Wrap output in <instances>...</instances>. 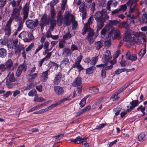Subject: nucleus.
<instances>
[{"label": "nucleus", "instance_id": "41", "mask_svg": "<svg viewBox=\"0 0 147 147\" xmlns=\"http://www.w3.org/2000/svg\"><path fill=\"white\" fill-rule=\"evenodd\" d=\"M65 42L63 39L61 40L59 42V46L60 48H63L65 46Z\"/></svg>", "mask_w": 147, "mask_h": 147}, {"label": "nucleus", "instance_id": "63", "mask_svg": "<svg viewBox=\"0 0 147 147\" xmlns=\"http://www.w3.org/2000/svg\"><path fill=\"white\" fill-rule=\"evenodd\" d=\"M43 47V45L41 44L38 45V47L36 49L34 53L35 54L37 53L40 50H41Z\"/></svg>", "mask_w": 147, "mask_h": 147}, {"label": "nucleus", "instance_id": "14", "mask_svg": "<svg viewBox=\"0 0 147 147\" xmlns=\"http://www.w3.org/2000/svg\"><path fill=\"white\" fill-rule=\"evenodd\" d=\"M128 6L130 7V12H132L135 9V7L136 4V1H134L133 0H129L127 3Z\"/></svg>", "mask_w": 147, "mask_h": 147}, {"label": "nucleus", "instance_id": "8", "mask_svg": "<svg viewBox=\"0 0 147 147\" xmlns=\"http://www.w3.org/2000/svg\"><path fill=\"white\" fill-rule=\"evenodd\" d=\"M49 21L47 18V16L46 13H44L42 16L40 21V25L42 28L48 23Z\"/></svg>", "mask_w": 147, "mask_h": 147}, {"label": "nucleus", "instance_id": "26", "mask_svg": "<svg viewBox=\"0 0 147 147\" xmlns=\"http://www.w3.org/2000/svg\"><path fill=\"white\" fill-rule=\"evenodd\" d=\"M94 16L91 15L89 18L88 22L85 24L84 25L90 28V25L92 24L94 21Z\"/></svg>", "mask_w": 147, "mask_h": 147}, {"label": "nucleus", "instance_id": "62", "mask_svg": "<svg viewBox=\"0 0 147 147\" xmlns=\"http://www.w3.org/2000/svg\"><path fill=\"white\" fill-rule=\"evenodd\" d=\"M56 24V20H53L51 22V25L50 26V28L53 30Z\"/></svg>", "mask_w": 147, "mask_h": 147}, {"label": "nucleus", "instance_id": "10", "mask_svg": "<svg viewBox=\"0 0 147 147\" xmlns=\"http://www.w3.org/2000/svg\"><path fill=\"white\" fill-rule=\"evenodd\" d=\"M126 58L127 60H130L132 61H136L137 59L136 55L135 54H131L129 51H128L125 54Z\"/></svg>", "mask_w": 147, "mask_h": 147}, {"label": "nucleus", "instance_id": "6", "mask_svg": "<svg viewBox=\"0 0 147 147\" xmlns=\"http://www.w3.org/2000/svg\"><path fill=\"white\" fill-rule=\"evenodd\" d=\"M113 33H114V36L112 37V38L113 40H115L118 37H119L120 34V31L118 29L115 28H113L109 32V36H111Z\"/></svg>", "mask_w": 147, "mask_h": 147}, {"label": "nucleus", "instance_id": "39", "mask_svg": "<svg viewBox=\"0 0 147 147\" xmlns=\"http://www.w3.org/2000/svg\"><path fill=\"white\" fill-rule=\"evenodd\" d=\"M71 100V98H70V96L67 97L65 98H63L62 99L58 101L57 102V104L60 105L61 104L67 101H69Z\"/></svg>", "mask_w": 147, "mask_h": 147}, {"label": "nucleus", "instance_id": "29", "mask_svg": "<svg viewBox=\"0 0 147 147\" xmlns=\"http://www.w3.org/2000/svg\"><path fill=\"white\" fill-rule=\"evenodd\" d=\"M37 93L35 89H32L30 90L28 94V95L29 96L32 97L34 96L36 97V96H37Z\"/></svg>", "mask_w": 147, "mask_h": 147}, {"label": "nucleus", "instance_id": "38", "mask_svg": "<svg viewBox=\"0 0 147 147\" xmlns=\"http://www.w3.org/2000/svg\"><path fill=\"white\" fill-rule=\"evenodd\" d=\"M120 93V92L119 91V90H117V92H115L114 94H113L110 97V98L112 99L115 98V100H116L118 99L119 97L117 96V95Z\"/></svg>", "mask_w": 147, "mask_h": 147}, {"label": "nucleus", "instance_id": "54", "mask_svg": "<svg viewBox=\"0 0 147 147\" xmlns=\"http://www.w3.org/2000/svg\"><path fill=\"white\" fill-rule=\"evenodd\" d=\"M50 13L51 17L53 18L56 15L55 11L53 7L51 8L50 10Z\"/></svg>", "mask_w": 147, "mask_h": 147}, {"label": "nucleus", "instance_id": "56", "mask_svg": "<svg viewBox=\"0 0 147 147\" xmlns=\"http://www.w3.org/2000/svg\"><path fill=\"white\" fill-rule=\"evenodd\" d=\"M89 28L88 31V36H93L94 34V33L93 30L90 28Z\"/></svg>", "mask_w": 147, "mask_h": 147}, {"label": "nucleus", "instance_id": "24", "mask_svg": "<svg viewBox=\"0 0 147 147\" xmlns=\"http://www.w3.org/2000/svg\"><path fill=\"white\" fill-rule=\"evenodd\" d=\"M49 73V70H47L44 72H43L41 76L42 80L43 82H46L47 81L48 78V76Z\"/></svg>", "mask_w": 147, "mask_h": 147}, {"label": "nucleus", "instance_id": "53", "mask_svg": "<svg viewBox=\"0 0 147 147\" xmlns=\"http://www.w3.org/2000/svg\"><path fill=\"white\" fill-rule=\"evenodd\" d=\"M78 25V22L76 20L73 21L72 23V30H76L77 28Z\"/></svg>", "mask_w": 147, "mask_h": 147}, {"label": "nucleus", "instance_id": "51", "mask_svg": "<svg viewBox=\"0 0 147 147\" xmlns=\"http://www.w3.org/2000/svg\"><path fill=\"white\" fill-rule=\"evenodd\" d=\"M106 63H105V69H110L112 68L113 66L110 64L108 61H106Z\"/></svg>", "mask_w": 147, "mask_h": 147}, {"label": "nucleus", "instance_id": "5", "mask_svg": "<svg viewBox=\"0 0 147 147\" xmlns=\"http://www.w3.org/2000/svg\"><path fill=\"white\" fill-rule=\"evenodd\" d=\"M15 81V78L13 73L12 72L11 74L9 73L7 77V80L6 83V84L8 86V87L9 88H11L12 86L11 82H14Z\"/></svg>", "mask_w": 147, "mask_h": 147}, {"label": "nucleus", "instance_id": "22", "mask_svg": "<svg viewBox=\"0 0 147 147\" xmlns=\"http://www.w3.org/2000/svg\"><path fill=\"white\" fill-rule=\"evenodd\" d=\"M17 46V42L16 41H13L11 44H7V47L10 49H15Z\"/></svg>", "mask_w": 147, "mask_h": 147}, {"label": "nucleus", "instance_id": "34", "mask_svg": "<svg viewBox=\"0 0 147 147\" xmlns=\"http://www.w3.org/2000/svg\"><path fill=\"white\" fill-rule=\"evenodd\" d=\"M144 47L142 49L141 51L138 54V55L142 57H143L144 55L146 52V45H145Z\"/></svg>", "mask_w": 147, "mask_h": 147}, {"label": "nucleus", "instance_id": "12", "mask_svg": "<svg viewBox=\"0 0 147 147\" xmlns=\"http://www.w3.org/2000/svg\"><path fill=\"white\" fill-rule=\"evenodd\" d=\"M70 61L69 59L67 57H65L60 62V66L62 67H67L69 66Z\"/></svg>", "mask_w": 147, "mask_h": 147}, {"label": "nucleus", "instance_id": "49", "mask_svg": "<svg viewBox=\"0 0 147 147\" xmlns=\"http://www.w3.org/2000/svg\"><path fill=\"white\" fill-rule=\"evenodd\" d=\"M113 3V1L110 0L108 1L107 4L106 9L107 10L111 11V5Z\"/></svg>", "mask_w": 147, "mask_h": 147}, {"label": "nucleus", "instance_id": "31", "mask_svg": "<svg viewBox=\"0 0 147 147\" xmlns=\"http://www.w3.org/2000/svg\"><path fill=\"white\" fill-rule=\"evenodd\" d=\"M121 109V107L120 106H118L117 108L113 109V111L115 112V116H117L119 115Z\"/></svg>", "mask_w": 147, "mask_h": 147}, {"label": "nucleus", "instance_id": "55", "mask_svg": "<svg viewBox=\"0 0 147 147\" xmlns=\"http://www.w3.org/2000/svg\"><path fill=\"white\" fill-rule=\"evenodd\" d=\"M0 43L3 45H5L8 43V40L6 38H1L0 40Z\"/></svg>", "mask_w": 147, "mask_h": 147}, {"label": "nucleus", "instance_id": "46", "mask_svg": "<svg viewBox=\"0 0 147 147\" xmlns=\"http://www.w3.org/2000/svg\"><path fill=\"white\" fill-rule=\"evenodd\" d=\"M130 104L131 105V108H134L138 105V100H133L130 102Z\"/></svg>", "mask_w": 147, "mask_h": 147}, {"label": "nucleus", "instance_id": "44", "mask_svg": "<svg viewBox=\"0 0 147 147\" xmlns=\"http://www.w3.org/2000/svg\"><path fill=\"white\" fill-rule=\"evenodd\" d=\"M63 17L61 15H59L57 16V21L60 23L59 26H60L62 24L63 21Z\"/></svg>", "mask_w": 147, "mask_h": 147}, {"label": "nucleus", "instance_id": "59", "mask_svg": "<svg viewBox=\"0 0 147 147\" xmlns=\"http://www.w3.org/2000/svg\"><path fill=\"white\" fill-rule=\"evenodd\" d=\"M106 71L105 69L103 68L101 70V74L102 77L103 78H105L106 77Z\"/></svg>", "mask_w": 147, "mask_h": 147}, {"label": "nucleus", "instance_id": "30", "mask_svg": "<svg viewBox=\"0 0 147 147\" xmlns=\"http://www.w3.org/2000/svg\"><path fill=\"white\" fill-rule=\"evenodd\" d=\"M134 39H137L139 38H142V36L143 35V33L142 32H139L135 33L133 34Z\"/></svg>", "mask_w": 147, "mask_h": 147}, {"label": "nucleus", "instance_id": "13", "mask_svg": "<svg viewBox=\"0 0 147 147\" xmlns=\"http://www.w3.org/2000/svg\"><path fill=\"white\" fill-rule=\"evenodd\" d=\"M54 90L56 94L58 95H61L64 93V90L62 87L56 86L54 87Z\"/></svg>", "mask_w": 147, "mask_h": 147}, {"label": "nucleus", "instance_id": "43", "mask_svg": "<svg viewBox=\"0 0 147 147\" xmlns=\"http://www.w3.org/2000/svg\"><path fill=\"white\" fill-rule=\"evenodd\" d=\"M142 39V38H139L137 39L136 38H133V41L132 43L133 44H137L138 45L142 43V41H141Z\"/></svg>", "mask_w": 147, "mask_h": 147}, {"label": "nucleus", "instance_id": "11", "mask_svg": "<svg viewBox=\"0 0 147 147\" xmlns=\"http://www.w3.org/2000/svg\"><path fill=\"white\" fill-rule=\"evenodd\" d=\"M133 34L129 33L127 31H125V35L123 38L124 41H128L130 40L131 41V43H133Z\"/></svg>", "mask_w": 147, "mask_h": 147}, {"label": "nucleus", "instance_id": "18", "mask_svg": "<svg viewBox=\"0 0 147 147\" xmlns=\"http://www.w3.org/2000/svg\"><path fill=\"white\" fill-rule=\"evenodd\" d=\"M62 77L61 74L59 73L56 75L55 79L53 80V83L54 85H57L60 82Z\"/></svg>", "mask_w": 147, "mask_h": 147}, {"label": "nucleus", "instance_id": "25", "mask_svg": "<svg viewBox=\"0 0 147 147\" xmlns=\"http://www.w3.org/2000/svg\"><path fill=\"white\" fill-rule=\"evenodd\" d=\"M7 55V51L6 49L4 48L0 49V57L3 58L5 57Z\"/></svg>", "mask_w": 147, "mask_h": 147}, {"label": "nucleus", "instance_id": "17", "mask_svg": "<svg viewBox=\"0 0 147 147\" xmlns=\"http://www.w3.org/2000/svg\"><path fill=\"white\" fill-rule=\"evenodd\" d=\"M88 137L82 138L81 136H79L77 137L75 139H71V141L74 143H78V142H83L85 141L88 138Z\"/></svg>", "mask_w": 147, "mask_h": 147}, {"label": "nucleus", "instance_id": "60", "mask_svg": "<svg viewBox=\"0 0 147 147\" xmlns=\"http://www.w3.org/2000/svg\"><path fill=\"white\" fill-rule=\"evenodd\" d=\"M34 44L31 43L29 46L26 49V52H28L31 50L32 48L34 47Z\"/></svg>", "mask_w": 147, "mask_h": 147}, {"label": "nucleus", "instance_id": "64", "mask_svg": "<svg viewBox=\"0 0 147 147\" xmlns=\"http://www.w3.org/2000/svg\"><path fill=\"white\" fill-rule=\"evenodd\" d=\"M119 63L122 67H125L127 65L126 62L124 59H122Z\"/></svg>", "mask_w": 147, "mask_h": 147}, {"label": "nucleus", "instance_id": "23", "mask_svg": "<svg viewBox=\"0 0 147 147\" xmlns=\"http://www.w3.org/2000/svg\"><path fill=\"white\" fill-rule=\"evenodd\" d=\"M119 22L117 20H110L109 24L107 26H110V29L112 28L113 26H115Z\"/></svg>", "mask_w": 147, "mask_h": 147}, {"label": "nucleus", "instance_id": "15", "mask_svg": "<svg viewBox=\"0 0 147 147\" xmlns=\"http://www.w3.org/2000/svg\"><path fill=\"white\" fill-rule=\"evenodd\" d=\"M72 54L71 51L68 47H65L62 50V55L65 57L71 56Z\"/></svg>", "mask_w": 147, "mask_h": 147}, {"label": "nucleus", "instance_id": "48", "mask_svg": "<svg viewBox=\"0 0 147 147\" xmlns=\"http://www.w3.org/2000/svg\"><path fill=\"white\" fill-rule=\"evenodd\" d=\"M126 69H117L115 72V73L117 74H119L120 73L126 71Z\"/></svg>", "mask_w": 147, "mask_h": 147}, {"label": "nucleus", "instance_id": "20", "mask_svg": "<svg viewBox=\"0 0 147 147\" xmlns=\"http://www.w3.org/2000/svg\"><path fill=\"white\" fill-rule=\"evenodd\" d=\"M79 11L82 13V18L83 19H85L86 16V9L84 8V6L80 5L79 8Z\"/></svg>", "mask_w": 147, "mask_h": 147}, {"label": "nucleus", "instance_id": "47", "mask_svg": "<svg viewBox=\"0 0 147 147\" xmlns=\"http://www.w3.org/2000/svg\"><path fill=\"white\" fill-rule=\"evenodd\" d=\"M83 56L81 55L78 56L76 60L75 63L74 64H79L80 63L82 59Z\"/></svg>", "mask_w": 147, "mask_h": 147}, {"label": "nucleus", "instance_id": "4", "mask_svg": "<svg viewBox=\"0 0 147 147\" xmlns=\"http://www.w3.org/2000/svg\"><path fill=\"white\" fill-rule=\"evenodd\" d=\"M38 24V21L36 20L35 21L30 19H28L26 22L27 27L30 29L34 28L36 27Z\"/></svg>", "mask_w": 147, "mask_h": 147}, {"label": "nucleus", "instance_id": "1", "mask_svg": "<svg viewBox=\"0 0 147 147\" xmlns=\"http://www.w3.org/2000/svg\"><path fill=\"white\" fill-rule=\"evenodd\" d=\"M22 8V5H20L18 7H17L13 9L11 16L7 21L4 29L6 35L9 36L11 34V25L14 19L16 21L19 20L20 21L22 20V18L20 17Z\"/></svg>", "mask_w": 147, "mask_h": 147}, {"label": "nucleus", "instance_id": "35", "mask_svg": "<svg viewBox=\"0 0 147 147\" xmlns=\"http://www.w3.org/2000/svg\"><path fill=\"white\" fill-rule=\"evenodd\" d=\"M98 59V57L97 56L93 57L90 60V64L92 65H95Z\"/></svg>", "mask_w": 147, "mask_h": 147}, {"label": "nucleus", "instance_id": "42", "mask_svg": "<svg viewBox=\"0 0 147 147\" xmlns=\"http://www.w3.org/2000/svg\"><path fill=\"white\" fill-rule=\"evenodd\" d=\"M37 75V73H35L32 75L29 74L28 75L29 76L28 80L30 82H32L34 80V78L36 77Z\"/></svg>", "mask_w": 147, "mask_h": 147}, {"label": "nucleus", "instance_id": "7", "mask_svg": "<svg viewBox=\"0 0 147 147\" xmlns=\"http://www.w3.org/2000/svg\"><path fill=\"white\" fill-rule=\"evenodd\" d=\"M27 68L26 64L23 63L20 65L18 68L16 72V75L17 77H19L23 71H25Z\"/></svg>", "mask_w": 147, "mask_h": 147}, {"label": "nucleus", "instance_id": "3", "mask_svg": "<svg viewBox=\"0 0 147 147\" xmlns=\"http://www.w3.org/2000/svg\"><path fill=\"white\" fill-rule=\"evenodd\" d=\"M64 25L66 26H70L73 20L75 19V17L74 15L68 12H66L64 15Z\"/></svg>", "mask_w": 147, "mask_h": 147}, {"label": "nucleus", "instance_id": "45", "mask_svg": "<svg viewBox=\"0 0 147 147\" xmlns=\"http://www.w3.org/2000/svg\"><path fill=\"white\" fill-rule=\"evenodd\" d=\"M71 36L70 32H68L63 35V39L65 40H68L71 37Z\"/></svg>", "mask_w": 147, "mask_h": 147}, {"label": "nucleus", "instance_id": "27", "mask_svg": "<svg viewBox=\"0 0 147 147\" xmlns=\"http://www.w3.org/2000/svg\"><path fill=\"white\" fill-rule=\"evenodd\" d=\"M110 26L106 25L103 28L102 30L101 35V36H104L107 32L110 30Z\"/></svg>", "mask_w": 147, "mask_h": 147}, {"label": "nucleus", "instance_id": "52", "mask_svg": "<svg viewBox=\"0 0 147 147\" xmlns=\"http://www.w3.org/2000/svg\"><path fill=\"white\" fill-rule=\"evenodd\" d=\"M27 35V33L25 32H21L19 35V37L21 39L23 40L24 38H25Z\"/></svg>", "mask_w": 147, "mask_h": 147}, {"label": "nucleus", "instance_id": "57", "mask_svg": "<svg viewBox=\"0 0 147 147\" xmlns=\"http://www.w3.org/2000/svg\"><path fill=\"white\" fill-rule=\"evenodd\" d=\"M78 47L77 46L74 44H72L71 45V50L72 53V52L75 50H77Z\"/></svg>", "mask_w": 147, "mask_h": 147}, {"label": "nucleus", "instance_id": "58", "mask_svg": "<svg viewBox=\"0 0 147 147\" xmlns=\"http://www.w3.org/2000/svg\"><path fill=\"white\" fill-rule=\"evenodd\" d=\"M15 49V53L16 55L19 54L21 52L22 50L21 47H16Z\"/></svg>", "mask_w": 147, "mask_h": 147}, {"label": "nucleus", "instance_id": "16", "mask_svg": "<svg viewBox=\"0 0 147 147\" xmlns=\"http://www.w3.org/2000/svg\"><path fill=\"white\" fill-rule=\"evenodd\" d=\"M23 20H24L28 17L29 11V7L26 3L23 8Z\"/></svg>", "mask_w": 147, "mask_h": 147}, {"label": "nucleus", "instance_id": "2", "mask_svg": "<svg viewBox=\"0 0 147 147\" xmlns=\"http://www.w3.org/2000/svg\"><path fill=\"white\" fill-rule=\"evenodd\" d=\"M103 13L105 15V10L97 11L94 17L96 20L97 22V32H98L104 26L105 19L103 17Z\"/></svg>", "mask_w": 147, "mask_h": 147}, {"label": "nucleus", "instance_id": "28", "mask_svg": "<svg viewBox=\"0 0 147 147\" xmlns=\"http://www.w3.org/2000/svg\"><path fill=\"white\" fill-rule=\"evenodd\" d=\"M103 45V42L102 41H99L96 42L95 44V47L97 50H99Z\"/></svg>", "mask_w": 147, "mask_h": 147}, {"label": "nucleus", "instance_id": "36", "mask_svg": "<svg viewBox=\"0 0 147 147\" xmlns=\"http://www.w3.org/2000/svg\"><path fill=\"white\" fill-rule=\"evenodd\" d=\"M96 69V67L92 66L86 69V73L89 74H92L93 71Z\"/></svg>", "mask_w": 147, "mask_h": 147}, {"label": "nucleus", "instance_id": "61", "mask_svg": "<svg viewBox=\"0 0 147 147\" xmlns=\"http://www.w3.org/2000/svg\"><path fill=\"white\" fill-rule=\"evenodd\" d=\"M93 37L92 36H87V39L89 41V43L90 44L92 43L94 41Z\"/></svg>", "mask_w": 147, "mask_h": 147}, {"label": "nucleus", "instance_id": "40", "mask_svg": "<svg viewBox=\"0 0 147 147\" xmlns=\"http://www.w3.org/2000/svg\"><path fill=\"white\" fill-rule=\"evenodd\" d=\"M73 67L74 68H77L78 71H80L84 69L83 68L82 66L80 64H74Z\"/></svg>", "mask_w": 147, "mask_h": 147}, {"label": "nucleus", "instance_id": "9", "mask_svg": "<svg viewBox=\"0 0 147 147\" xmlns=\"http://www.w3.org/2000/svg\"><path fill=\"white\" fill-rule=\"evenodd\" d=\"M112 58L111 55V53L109 50H107L104 54V56L102 57V61L105 62L109 61Z\"/></svg>", "mask_w": 147, "mask_h": 147}, {"label": "nucleus", "instance_id": "37", "mask_svg": "<svg viewBox=\"0 0 147 147\" xmlns=\"http://www.w3.org/2000/svg\"><path fill=\"white\" fill-rule=\"evenodd\" d=\"M138 140L140 141H144L145 140V135L144 133L142 132L138 136Z\"/></svg>", "mask_w": 147, "mask_h": 147}, {"label": "nucleus", "instance_id": "33", "mask_svg": "<svg viewBox=\"0 0 147 147\" xmlns=\"http://www.w3.org/2000/svg\"><path fill=\"white\" fill-rule=\"evenodd\" d=\"M45 100L42 97H38V95L37 94V96H36V97H34V101L38 102H43Z\"/></svg>", "mask_w": 147, "mask_h": 147}, {"label": "nucleus", "instance_id": "19", "mask_svg": "<svg viewBox=\"0 0 147 147\" xmlns=\"http://www.w3.org/2000/svg\"><path fill=\"white\" fill-rule=\"evenodd\" d=\"M13 65V63L12 60L11 59L8 60L5 63V66L8 71L11 70V67Z\"/></svg>", "mask_w": 147, "mask_h": 147}, {"label": "nucleus", "instance_id": "32", "mask_svg": "<svg viewBox=\"0 0 147 147\" xmlns=\"http://www.w3.org/2000/svg\"><path fill=\"white\" fill-rule=\"evenodd\" d=\"M90 90L91 91V92L93 94H97L99 92L98 88L97 87H90Z\"/></svg>", "mask_w": 147, "mask_h": 147}, {"label": "nucleus", "instance_id": "21", "mask_svg": "<svg viewBox=\"0 0 147 147\" xmlns=\"http://www.w3.org/2000/svg\"><path fill=\"white\" fill-rule=\"evenodd\" d=\"M73 86H80L82 85L81 83V78L80 77H78L76 78L74 82L73 83Z\"/></svg>", "mask_w": 147, "mask_h": 147}, {"label": "nucleus", "instance_id": "50", "mask_svg": "<svg viewBox=\"0 0 147 147\" xmlns=\"http://www.w3.org/2000/svg\"><path fill=\"white\" fill-rule=\"evenodd\" d=\"M127 8V7L126 6V4H124L120 5L119 7V8L118 9L120 11H123L124 12L126 10Z\"/></svg>", "mask_w": 147, "mask_h": 147}]
</instances>
